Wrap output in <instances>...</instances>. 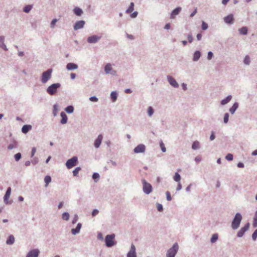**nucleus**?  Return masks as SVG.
Returning a JSON list of instances; mask_svg holds the SVG:
<instances>
[{"label":"nucleus","mask_w":257,"mask_h":257,"mask_svg":"<svg viewBox=\"0 0 257 257\" xmlns=\"http://www.w3.org/2000/svg\"><path fill=\"white\" fill-rule=\"evenodd\" d=\"M241 219L242 216L239 213H236L231 224V227L233 229H236L239 227Z\"/></svg>","instance_id":"obj_1"},{"label":"nucleus","mask_w":257,"mask_h":257,"mask_svg":"<svg viewBox=\"0 0 257 257\" xmlns=\"http://www.w3.org/2000/svg\"><path fill=\"white\" fill-rule=\"evenodd\" d=\"M60 84L59 83H54L50 85L47 89V92L50 95L55 94L57 90V89L60 87Z\"/></svg>","instance_id":"obj_2"},{"label":"nucleus","mask_w":257,"mask_h":257,"mask_svg":"<svg viewBox=\"0 0 257 257\" xmlns=\"http://www.w3.org/2000/svg\"><path fill=\"white\" fill-rule=\"evenodd\" d=\"M114 237L115 235L114 234L107 235L106 236L105 241L106 245L107 247H111L115 244Z\"/></svg>","instance_id":"obj_3"},{"label":"nucleus","mask_w":257,"mask_h":257,"mask_svg":"<svg viewBox=\"0 0 257 257\" xmlns=\"http://www.w3.org/2000/svg\"><path fill=\"white\" fill-rule=\"evenodd\" d=\"M178 245L177 243L174 244L173 247L170 248L167 253V257H175L178 250Z\"/></svg>","instance_id":"obj_4"},{"label":"nucleus","mask_w":257,"mask_h":257,"mask_svg":"<svg viewBox=\"0 0 257 257\" xmlns=\"http://www.w3.org/2000/svg\"><path fill=\"white\" fill-rule=\"evenodd\" d=\"M142 183L143 191L146 194H150L152 191V185L150 183L147 182L144 179L142 180Z\"/></svg>","instance_id":"obj_5"},{"label":"nucleus","mask_w":257,"mask_h":257,"mask_svg":"<svg viewBox=\"0 0 257 257\" xmlns=\"http://www.w3.org/2000/svg\"><path fill=\"white\" fill-rule=\"evenodd\" d=\"M101 38V36L93 35L87 38V41L90 44H95L97 43Z\"/></svg>","instance_id":"obj_6"},{"label":"nucleus","mask_w":257,"mask_h":257,"mask_svg":"<svg viewBox=\"0 0 257 257\" xmlns=\"http://www.w3.org/2000/svg\"><path fill=\"white\" fill-rule=\"evenodd\" d=\"M78 159L76 157H73L70 159H69L66 163V166L68 169H70L77 165Z\"/></svg>","instance_id":"obj_7"},{"label":"nucleus","mask_w":257,"mask_h":257,"mask_svg":"<svg viewBox=\"0 0 257 257\" xmlns=\"http://www.w3.org/2000/svg\"><path fill=\"white\" fill-rule=\"evenodd\" d=\"M52 73L51 69H48L46 71L44 72L42 76V82L43 83H45L50 78Z\"/></svg>","instance_id":"obj_8"},{"label":"nucleus","mask_w":257,"mask_h":257,"mask_svg":"<svg viewBox=\"0 0 257 257\" xmlns=\"http://www.w3.org/2000/svg\"><path fill=\"white\" fill-rule=\"evenodd\" d=\"M85 24V22L83 20L77 21L73 26L74 30L77 31L78 30L83 28Z\"/></svg>","instance_id":"obj_9"},{"label":"nucleus","mask_w":257,"mask_h":257,"mask_svg":"<svg viewBox=\"0 0 257 257\" xmlns=\"http://www.w3.org/2000/svg\"><path fill=\"white\" fill-rule=\"evenodd\" d=\"M226 24L232 25L234 23V19L233 14H229L223 18Z\"/></svg>","instance_id":"obj_10"},{"label":"nucleus","mask_w":257,"mask_h":257,"mask_svg":"<svg viewBox=\"0 0 257 257\" xmlns=\"http://www.w3.org/2000/svg\"><path fill=\"white\" fill-rule=\"evenodd\" d=\"M249 227V223H246L243 227H242L237 233L238 237H241L243 235L245 232L247 230Z\"/></svg>","instance_id":"obj_11"},{"label":"nucleus","mask_w":257,"mask_h":257,"mask_svg":"<svg viewBox=\"0 0 257 257\" xmlns=\"http://www.w3.org/2000/svg\"><path fill=\"white\" fill-rule=\"evenodd\" d=\"M181 10L182 8L180 7H177L176 8L174 9L171 13L170 19H174L175 17L180 13Z\"/></svg>","instance_id":"obj_12"},{"label":"nucleus","mask_w":257,"mask_h":257,"mask_svg":"<svg viewBox=\"0 0 257 257\" xmlns=\"http://www.w3.org/2000/svg\"><path fill=\"white\" fill-rule=\"evenodd\" d=\"M146 147L143 144L137 146L134 149V152L136 153H144L145 151Z\"/></svg>","instance_id":"obj_13"},{"label":"nucleus","mask_w":257,"mask_h":257,"mask_svg":"<svg viewBox=\"0 0 257 257\" xmlns=\"http://www.w3.org/2000/svg\"><path fill=\"white\" fill-rule=\"evenodd\" d=\"M127 257H137L136 253V248L133 244H132L131 249L127 253Z\"/></svg>","instance_id":"obj_14"},{"label":"nucleus","mask_w":257,"mask_h":257,"mask_svg":"<svg viewBox=\"0 0 257 257\" xmlns=\"http://www.w3.org/2000/svg\"><path fill=\"white\" fill-rule=\"evenodd\" d=\"M39 253V250L34 249L29 251L26 257H38Z\"/></svg>","instance_id":"obj_15"},{"label":"nucleus","mask_w":257,"mask_h":257,"mask_svg":"<svg viewBox=\"0 0 257 257\" xmlns=\"http://www.w3.org/2000/svg\"><path fill=\"white\" fill-rule=\"evenodd\" d=\"M168 80L169 82V83L173 87H178L179 85L176 82V81L174 79V78H173L171 76H168L167 77Z\"/></svg>","instance_id":"obj_16"},{"label":"nucleus","mask_w":257,"mask_h":257,"mask_svg":"<svg viewBox=\"0 0 257 257\" xmlns=\"http://www.w3.org/2000/svg\"><path fill=\"white\" fill-rule=\"evenodd\" d=\"M102 138H103V137L101 135H99L98 136L97 139L95 140V141L94 142V146L95 147V148H97L100 146V145L101 143Z\"/></svg>","instance_id":"obj_17"},{"label":"nucleus","mask_w":257,"mask_h":257,"mask_svg":"<svg viewBox=\"0 0 257 257\" xmlns=\"http://www.w3.org/2000/svg\"><path fill=\"white\" fill-rule=\"evenodd\" d=\"M5 37L4 36H0V47L5 51L8 50L6 45L4 43Z\"/></svg>","instance_id":"obj_18"},{"label":"nucleus","mask_w":257,"mask_h":257,"mask_svg":"<svg viewBox=\"0 0 257 257\" xmlns=\"http://www.w3.org/2000/svg\"><path fill=\"white\" fill-rule=\"evenodd\" d=\"M11 193V188L9 187L7 190L6 194L4 196V201L6 203H8V200L10 198V195Z\"/></svg>","instance_id":"obj_19"},{"label":"nucleus","mask_w":257,"mask_h":257,"mask_svg":"<svg viewBox=\"0 0 257 257\" xmlns=\"http://www.w3.org/2000/svg\"><path fill=\"white\" fill-rule=\"evenodd\" d=\"M73 12L77 16H80L83 13L82 10L78 7H75L73 9Z\"/></svg>","instance_id":"obj_20"},{"label":"nucleus","mask_w":257,"mask_h":257,"mask_svg":"<svg viewBox=\"0 0 257 257\" xmlns=\"http://www.w3.org/2000/svg\"><path fill=\"white\" fill-rule=\"evenodd\" d=\"M238 32L240 35H246L247 34L248 29L246 27H242L238 29Z\"/></svg>","instance_id":"obj_21"},{"label":"nucleus","mask_w":257,"mask_h":257,"mask_svg":"<svg viewBox=\"0 0 257 257\" xmlns=\"http://www.w3.org/2000/svg\"><path fill=\"white\" fill-rule=\"evenodd\" d=\"M201 56V53L199 51H196L193 54V60L196 61L199 60Z\"/></svg>","instance_id":"obj_22"},{"label":"nucleus","mask_w":257,"mask_h":257,"mask_svg":"<svg viewBox=\"0 0 257 257\" xmlns=\"http://www.w3.org/2000/svg\"><path fill=\"white\" fill-rule=\"evenodd\" d=\"M81 227V224L78 223L75 228H73L71 230V232L72 234H76V233H78L80 230V228Z\"/></svg>","instance_id":"obj_23"},{"label":"nucleus","mask_w":257,"mask_h":257,"mask_svg":"<svg viewBox=\"0 0 257 257\" xmlns=\"http://www.w3.org/2000/svg\"><path fill=\"white\" fill-rule=\"evenodd\" d=\"M31 128L32 126L31 125H24L22 128V131L23 133L26 134L29 131L31 130Z\"/></svg>","instance_id":"obj_24"},{"label":"nucleus","mask_w":257,"mask_h":257,"mask_svg":"<svg viewBox=\"0 0 257 257\" xmlns=\"http://www.w3.org/2000/svg\"><path fill=\"white\" fill-rule=\"evenodd\" d=\"M61 116L62 117L61 120V123L62 124H65L67 122V116L66 114L62 112L61 113Z\"/></svg>","instance_id":"obj_25"},{"label":"nucleus","mask_w":257,"mask_h":257,"mask_svg":"<svg viewBox=\"0 0 257 257\" xmlns=\"http://www.w3.org/2000/svg\"><path fill=\"white\" fill-rule=\"evenodd\" d=\"M134 3L132 2V3H131L128 8L125 11V13L127 14H130L134 11Z\"/></svg>","instance_id":"obj_26"},{"label":"nucleus","mask_w":257,"mask_h":257,"mask_svg":"<svg viewBox=\"0 0 257 257\" xmlns=\"http://www.w3.org/2000/svg\"><path fill=\"white\" fill-rule=\"evenodd\" d=\"M33 8V6L31 5H26L23 8V11L26 13H29Z\"/></svg>","instance_id":"obj_27"},{"label":"nucleus","mask_w":257,"mask_h":257,"mask_svg":"<svg viewBox=\"0 0 257 257\" xmlns=\"http://www.w3.org/2000/svg\"><path fill=\"white\" fill-rule=\"evenodd\" d=\"M238 106V105L237 103H234L232 106L229 109L230 113L233 114L236 109L237 108Z\"/></svg>","instance_id":"obj_28"},{"label":"nucleus","mask_w":257,"mask_h":257,"mask_svg":"<svg viewBox=\"0 0 257 257\" xmlns=\"http://www.w3.org/2000/svg\"><path fill=\"white\" fill-rule=\"evenodd\" d=\"M231 99V96L228 95L226 98L222 100L221 103L222 105H224L227 103Z\"/></svg>","instance_id":"obj_29"},{"label":"nucleus","mask_w":257,"mask_h":257,"mask_svg":"<svg viewBox=\"0 0 257 257\" xmlns=\"http://www.w3.org/2000/svg\"><path fill=\"white\" fill-rule=\"evenodd\" d=\"M15 241V238L13 235H10L7 240V243L8 244H12Z\"/></svg>","instance_id":"obj_30"},{"label":"nucleus","mask_w":257,"mask_h":257,"mask_svg":"<svg viewBox=\"0 0 257 257\" xmlns=\"http://www.w3.org/2000/svg\"><path fill=\"white\" fill-rule=\"evenodd\" d=\"M111 65H105V71L106 73H107V74H108V73L113 74V72L111 71L112 68L111 67Z\"/></svg>","instance_id":"obj_31"},{"label":"nucleus","mask_w":257,"mask_h":257,"mask_svg":"<svg viewBox=\"0 0 257 257\" xmlns=\"http://www.w3.org/2000/svg\"><path fill=\"white\" fill-rule=\"evenodd\" d=\"M44 181L46 183L45 186L47 187L49 183L51 181V178L50 176H46L44 178Z\"/></svg>","instance_id":"obj_32"},{"label":"nucleus","mask_w":257,"mask_h":257,"mask_svg":"<svg viewBox=\"0 0 257 257\" xmlns=\"http://www.w3.org/2000/svg\"><path fill=\"white\" fill-rule=\"evenodd\" d=\"M200 147L199 143L198 141H195L193 142L192 148L193 150H196Z\"/></svg>","instance_id":"obj_33"},{"label":"nucleus","mask_w":257,"mask_h":257,"mask_svg":"<svg viewBox=\"0 0 257 257\" xmlns=\"http://www.w3.org/2000/svg\"><path fill=\"white\" fill-rule=\"evenodd\" d=\"M62 218L63 220H68L69 218V214L67 212H64L62 214Z\"/></svg>","instance_id":"obj_34"},{"label":"nucleus","mask_w":257,"mask_h":257,"mask_svg":"<svg viewBox=\"0 0 257 257\" xmlns=\"http://www.w3.org/2000/svg\"><path fill=\"white\" fill-rule=\"evenodd\" d=\"M110 95L112 101L114 102L117 98V93L115 92H112Z\"/></svg>","instance_id":"obj_35"},{"label":"nucleus","mask_w":257,"mask_h":257,"mask_svg":"<svg viewBox=\"0 0 257 257\" xmlns=\"http://www.w3.org/2000/svg\"><path fill=\"white\" fill-rule=\"evenodd\" d=\"M243 62L244 64H249L250 63V57L248 55H246L244 58Z\"/></svg>","instance_id":"obj_36"},{"label":"nucleus","mask_w":257,"mask_h":257,"mask_svg":"<svg viewBox=\"0 0 257 257\" xmlns=\"http://www.w3.org/2000/svg\"><path fill=\"white\" fill-rule=\"evenodd\" d=\"M218 239V234H213L211 238V242L212 243L215 242Z\"/></svg>","instance_id":"obj_37"},{"label":"nucleus","mask_w":257,"mask_h":257,"mask_svg":"<svg viewBox=\"0 0 257 257\" xmlns=\"http://www.w3.org/2000/svg\"><path fill=\"white\" fill-rule=\"evenodd\" d=\"M208 28V24L205 23V22H202V25H201V29L203 30H206Z\"/></svg>","instance_id":"obj_38"},{"label":"nucleus","mask_w":257,"mask_h":257,"mask_svg":"<svg viewBox=\"0 0 257 257\" xmlns=\"http://www.w3.org/2000/svg\"><path fill=\"white\" fill-rule=\"evenodd\" d=\"M174 179L176 182H179L181 179L180 175L178 173H176L174 177Z\"/></svg>","instance_id":"obj_39"},{"label":"nucleus","mask_w":257,"mask_h":257,"mask_svg":"<svg viewBox=\"0 0 257 257\" xmlns=\"http://www.w3.org/2000/svg\"><path fill=\"white\" fill-rule=\"evenodd\" d=\"M73 107L72 106H68L65 108V110L68 113H71L73 111Z\"/></svg>","instance_id":"obj_40"},{"label":"nucleus","mask_w":257,"mask_h":257,"mask_svg":"<svg viewBox=\"0 0 257 257\" xmlns=\"http://www.w3.org/2000/svg\"><path fill=\"white\" fill-rule=\"evenodd\" d=\"M81 168L80 167L76 168L73 171V174L74 176H77L79 172L80 171Z\"/></svg>","instance_id":"obj_41"},{"label":"nucleus","mask_w":257,"mask_h":257,"mask_svg":"<svg viewBox=\"0 0 257 257\" xmlns=\"http://www.w3.org/2000/svg\"><path fill=\"white\" fill-rule=\"evenodd\" d=\"M57 21H58V20L56 19H54L53 20H52V21H51V22L50 23V27L51 28H54L55 27L56 23Z\"/></svg>","instance_id":"obj_42"},{"label":"nucleus","mask_w":257,"mask_h":257,"mask_svg":"<svg viewBox=\"0 0 257 257\" xmlns=\"http://www.w3.org/2000/svg\"><path fill=\"white\" fill-rule=\"evenodd\" d=\"M17 147V143L16 142H14L13 144H10L8 146V149L12 150Z\"/></svg>","instance_id":"obj_43"},{"label":"nucleus","mask_w":257,"mask_h":257,"mask_svg":"<svg viewBox=\"0 0 257 257\" xmlns=\"http://www.w3.org/2000/svg\"><path fill=\"white\" fill-rule=\"evenodd\" d=\"M78 65H67V69L69 70L76 69Z\"/></svg>","instance_id":"obj_44"},{"label":"nucleus","mask_w":257,"mask_h":257,"mask_svg":"<svg viewBox=\"0 0 257 257\" xmlns=\"http://www.w3.org/2000/svg\"><path fill=\"white\" fill-rule=\"evenodd\" d=\"M253 226L254 227H257V212H256L253 219Z\"/></svg>","instance_id":"obj_45"},{"label":"nucleus","mask_w":257,"mask_h":257,"mask_svg":"<svg viewBox=\"0 0 257 257\" xmlns=\"http://www.w3.org/2000/svg\"><path fill=\"white\" fill-rule=\"evenodd\" d=\"M187 39L189 43H191L193 42V38L191 33H189L187 35Z\"/></svg>","instance_id":"obj_46"},{"label":"nucleus","mask_w":257,"mask_h":257,"mask_svg":"<svg viewBox=\"0 0 257 257\" xmlns=\"http://www.w3.org/2000/svg\"><path fill=\"white\" fill-rule=\"evenodd\" d=\"M154 113V110L151 106L149 107L148 109V114L151 116Z\"/></svg>","instance_id":"obj_47"},{"label":"nucleus","mask_w":257,"mask_h":257,"mask_svg":"<svg viewBox=\"0 0 257 257\" xmlns=\"http://www.w3.org/2000/svg\"><path fill=\"white\" fill-rule=\"evenodd\" d=\"M225 158L228 161H232L233 160V155L231 154H228Z\"/></svg>","instance_id":"obj_48"},{"label":"nucleus","mask_w":257,"mask_h":257,"mask_svg":"<svg viewBox=\"0 0 257 257\" xmlns=\"http://www.w3.org/2000/svg\"><path fill=\"white\" fill-rule=\"evenodd\" d=\"M213 57V53L211 51H209L207 54V59L211 60Z\"/></svg>","instance_id":"obj_49"},{"label":"nucleus","mask_w":257,"mask_h":257,"mask_svg":"<svg viewBox=\"0 0 257 257\" xmlns=\"http://www.w3.org/2000/svg\"><path fill=\"white\" fill-rule=\"evenodd\" d=\"M21 154L20 153H17L15 155V158L16 161H18L21 159Z\"/></svg>","instance_id":"obj_50"},{"label":"nucleus","mask_w":257,"mask_h":257,"mask_svg":"<svg viewBox=\"0 0 257 257\" xmlns=\"http://www.w3.org/2000/svg\"><path fill=\"white\" fill-rule=\"evenodd\" d=\"M228 118H229V114L228 113H226L224 114V123H227L228 121Z\"/></svg>","instance_id":"obj_51"},{"label":"nucleus","mask_w":257,"mask_h":257,"mask_svg":"<svg viewBox=\"0 0 257 257\" xmlns=\"http://www.w3.org/2000/svg\"><path fill=\"white\" fill-rule=\"evenodd\" d=\"M257 237V229L255 230L252 235V238L253 240H255Z\"/></svg>","instance_id":"obj_52"},{"label":"nucleus","mask_w":257,"mask_h":257,"mask_svg":"<svg viewBox=\"0 0 257 257\" xmlns=\"http://www.w3.org/2000/svg\"><path fill=\"white\" fill-rule=\"evenodd\" d=\"M99 177V175L97 173H94L92 175V178L94 180L98 179Z\"/></svg>","instance_id":"obj_53"},{"label":"nucleus","mask_w":257,"mask_h":257,"mask_svg":"<svg viewBox=\"0 0 257 257\" xmlns=\"http://www.w3.org/2000/svg\"><path fill=\"white\" fill-rule=\"evenodd\" d=\"M167 199L168 201H171L172 200V198L171 196V194L169 192H167L166 193Z\"/></svg>","instance_id":"obj_54"},{"label":"nucleus","mask_w":257,"mask_h":257,"mask_svg":"<svg viewBox=\"0 0 257 257\" xmlns=\"http://www.w3.org/2000/svg\"><path fill=\"white\" fill-rule=\"evenodd\" d=\"M197 8H196L191 13V14H190V17H193L197 13Z\"/></svg>","instance_id":"obj_55"},{"label":"nucleus","mask_w":257,"mask_h":257,"mask_svg":"<svg viewBox=\"0 0 257 257\" xmlns=\"http://www.w3.org/2000/svg\"><path fill=\"white\" fill-rule=\"evenodd\" d=\"M138 15V13L137 12H134L132 14H131V17L132 18H135L137 17Z\"/></svg>","instance_id":"obj_56"},{"label":"nucleus","mask_w":257,"mask_h":257,"mask_svg":"<svg viewBox=\"0 0 257 257\" xmlns=\"http://www.w3.org/2000/svg\"><path fill=\"white\" fill-rule=\"evenodd\" d=\"M90 100L93 102H96L98 101V99L95 96H92L89 98Z\"/></svg>","instance_id":"obj_57"},{"label":"nucleus","mask_w":257,"mask_h":257,"mask_svg":"<svg viewBox=\"0 0 257 257\" xmlns=\"http://www.w3.org/2000/svg\"><path fill=\"white\" fill-rule=\"evenodd\" d=\"M36 152V149L35 148H33L32 149V152H31V157H33L34 156Z\"/></svg>","instance_id":"obj_58"},{"label":"nucleus","mask_w":257,"mask_h":257,"mask_svg":"<svg viewBox=\"0 0 257 257\" xmlns=\"http://www.w3.org/2000/svg\"><path fill=\"white\" fill-rule=\"evenodd\" d=\"M98 213V210L97 209H94L92 213V215L93 216H94L96 215Z\"/></svg>","instance_id":"obj_59"},{"label":"nucleus","mask_w":257,"mask_h":257,"mask_svg":"<svg viewBox=\"0 0 257 257\" xmlns=\"http://www.w3.org/2000/svg\"><path fill=\"white\" fill-rule=\"evenodd\" d=\"M78 217L77 215H75V216L72 220V223H73V224L77 222V221L78 220Z\"/></svg>","instance_id":"obj_60"},{"label":"nucleus","mask_w":257,"mask_h":257,"mask_svg":"<svg viewBox=\"0 0 257 257\" xmlns=\"http://www.w3.org/2000/svg\"><path fill=\"white\" fill-rule=\"evenodd\" d=\"M196 38H197V39L199 41L202 38V35L201 33H198L197 34V36H196Z\"/></svg>","instance_id":"obj_61"},{"label":"nucleus","mask_w":257,"mask_h":257,"mask_svg":"<svg viewBox=\"0 0 257 257\" xmlns=\"http://www.w3.org/2000/svg\"><path fill=\"white\" fill-rule=\"evenodd\" d=\"M170 27H171V25L170 23H168L167 24H166V25L165 26V27L164 28L166 30H169L170 28Z\"/></svg>","instance_id":"obj_62"},{"label":"nucleus","mask_w":257,"mask_h":257,"mask_svg":"<svg viewBox=\"0 0 257 257\" xmlns=\"http://www.w3.org/2000/svg\"><path fill=\"white\" fill-rule=\"evenodd\" d=\"M126 36L130 39L133 40L134 39V37L132 35L127 34Z\"/></svg>","instance_id":"obj_63"},{"label":"nucleus","mask_w":257,"mask_h":257,"mask_svg":"<svg viewBox=\"0 0 257 257\" xmlns=\"http://www.w3.org/2000/svg\"><path fill=\"white\" fill-rule=\"evenodd\" d=\"M18 55L20 57H23L24 55V53L23 51H19Z\"/></svg>","instance_id":"obj_64"}]
</instances>
